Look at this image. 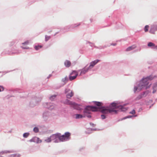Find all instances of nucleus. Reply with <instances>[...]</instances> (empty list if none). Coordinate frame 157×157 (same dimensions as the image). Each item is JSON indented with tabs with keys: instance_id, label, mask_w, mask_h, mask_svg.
Returning <instances> with one entry per match:
<instances>
[{
	"instance_id": "obj_1",
	"label": "nucleus",
	"mask_w": 157,
	"mask_h": 157,
	"mask_svg": "<svg viewBox=\"0 0 157 157\" xmlns=\"http://www.w3.org/2000/svg\"><path fill=\"white\" fill-rule=\"evenodd\" d=\"M93 102L95 105L89 107H90L91 109H94L93 112L99 111L102 113L101 115L102 119L106 118L109 113L117 114L119 111L125 112L128 109V108L124 107L126 104H124L123 105H118L115 101L110 103L109 106H103V103L101 102L93 101Z\"/></svg>"
},
{
	"instance_id": "obj_2",
	"label": "nucleus",
	"mask_w": 157,
	"mask_h": 157,
	"mask_svg": "<svg viewBox=\"0 0 157 157\" xmlns=\"http://www.w3.org/2000/svg\"><path fill=\"white\" fill-rule=\"evenodd\" d=\"M155 76L152 75H150L146 77H143L138 83H137L136 86H134V93H136V91L139 92L141 90H147L150 88L151 84L149 83V81L152 80Z\"/></svg>"
},
{
	"instance_id": "obj_3",
	"label": "nucleus",
	"mask_w": 157,
	"mask_h": 157,
	"mask_svg": "<svg viewBox=\"0 0 157 157\" xmlns=\"http://www.w3.org/2000/svg\"><path fill=\"white\" fill-rule=\"evenodd\" d=\"M42 98L41 97L37 98L36 97H35L33 98L29 103V106L32 107H34L40 101Z\"/></svg>"
},
{
	"instance_id": "obj_4",
	"label": "nucleus",
	"mask_w": 157,
	"mask_h": 157,
	"mask_svg": "<svg viewBox=\"0 0 157 157\" xmlns=\"http://www.w3.org/2000/svg\"><path fill=\"white\" fill-rule=\"evenodd\" d=\"M71 135V133L68 132H65L64 134L62 135H60L59 138L60 141L63 142L69 140L70 138Z\"/></svg>"
},
{
	"instance_id": "obj_5",
	"label": "nucleus",
	"mask_w": 157,
	"mask_h": 157,
	"mask_svg": "<svg viewBox=\"0 0 157 157\" xmlns=\"http://www.w3.org/2000/svg\"><path fill=\"white\" fill-rule=\"evenodd\" d=\"M87 106H94V105H88L85 107L83 111L84 115H82V118L85 117H86V114H90V111L93 112V110H94V109H91L90 107H87Z\"/></svg>"
},
{
	"instance_id": "obj_6",
	"label": "nucleus",
	"mask_w": 157,
	"mask_h": 157,
	"mask_svg": "<svg viewBox=\"0 0 157 157\" xmlns=\"http://www.w3.org/2000/svg\"><path fill=\"white\" fill-rule=\"evenodd\" d=\"M60 135H61L60 133H57L51 136L52 140V141H53V142L57 143L61 142L59 138Z\"/></svg>"
},
{
	"instance_id": "obj_7",
	"label": "nucleus",
	"mask_w": 157,
	"mask_h": 157,
	"mask_svg": "<svg viewBox=\"0 0 157 157\" xmlns=\"http://www.w3.org/2000/svg\"><path fill=\"white\" fill-rule=\"evenodd\" d=\"M151 91L146 90L141 93L136 98V100H139L145 97L149 93H151Z\"/></svg>"
},
{
	"instance_id": "obj_8",
	"label": "nucleus",
	"mask_w": 157,
	"mask_h": 157,
	"mask_svg": "<svg viewBox=\"0 0 157 157\" xmlns=\"http://www.w3.org/2000/svg\"><path fill=\"white\" fill-rule=\"evenodd\" d=\"M78 75V73L77 71H73L69 76V80L71 81L75 79Z\"/></svg>"
},
{
	"instance_id": "obj_9",
	"label": "nucleus",
	"mask_w": 157,
	"mask_h": 157,
	"mask_svg": "<svg viewBox=\"0 0 157 157\" xmlns=\"http://www.w3.org/2000/svg\"><path fill=\"white\" fill-rule=\"evenodd\" d=\"M43 106L50 110H52L54 108V105L50 102H45L43 103Z\"/></svg>"
},
{
	"instance_id": "obj_10",
	"label": "nucleus",
	"mask_w": 157,
	"mask_h": 157,
	"mask_svg": "<svg viewBox=\"0 0 157 157\" xmlns=\"http://www.w3.org/2000/svg\"><path fill=\"white\" fill-rule=\"evenodd\" d=\"M87 65L84 67L82 69H80L78 70L77 72L80 71V73L79 75H78L79 76H82V75L85 74L87 72H88V71L90 70V69L89 68V67H87Z\"/></svg>"
},
{
	"instance_id": "obj_11",
	"label": "nucleus",
	"mask_w": 157,
	"mask_h": 157,
	"mask_svg": "<svg viewBox=\"0 0 157 157\" xmlns=\"http://www.w3.org/2000/svg\"><path fill=\"white\" fill-rule=\"evenodd\" d=\"M156 31H157V25L155 24L151 25L149 31V33L152 34H155V32Z\"/></svg>"
},
{
	"instance_id": "obj_12",
	"label": "nucleus",
	"mask_w": 157,
	"mask_h": 157,
	"mask_svg": "<svg viewBox=\"0 0 157 157\" xmlns=\"http://www.w3.org/2000/svg\"><path fill=\"white\" fill-rule=\"evenodd\" d=\"M51 113L48 111L44 112L43 113V118L45 121H47L49 118Z\"/></svg>"
},
{
	"instance_id": "obj_13",
	"label": "nucleus",
	"mask_w": 157,
	"mask_h": 157,
	"mask_svg": "<svg viewBox=\"0 0 157 157\" xmlns=\"http://www.w3.org/2000/svg\"><path fill=\"white\" fill-rule=\"evenodd\" d=\"M29 141L31 142H34L38 144L41 143L42 141L41 140H40L39 138L34 136L29 140Z\"/></svg>"
},
{
	"instance_id": "obj_14",
	"label": "nucleus",
	"mask_w": 157,
	"mask_h": 157,
	"mask_svg": "<svg viewBox=\"0 0 157 157\" xmlns=\"http://www.w3.org/2000/svg\"><path fill=\"white\" fill-rule=\"evenodd\" d=\"M100 61V60L97 59L90 62L89 66L88 67L90 69L93 68L94 66Z\"/></svg>"
},
{
	"instance_id": "obj_15",
	"label": "nucleus",
	"mask_w": 157,
	"mask_h": 157,
	"mask_svg": "<svg viewBox=\"0 0 157 157\" xmlns=\"http://www.w3.org/2000/svg\"><path fill=\"white\" fill-rule=\"evenodd\" d=\"M80 105L78 104L77 103H76L75 102H73V104L72 105V107L74 108L75 109H76L77 110L81 111L82 109V108H80L79 107Z\"/></svg>"
},
{
	"instance_id": "obj_16",
	"label": "nucleus",
	"mask_w": 157,
	"mask_h": 157,
	"mask_svg": "<svg viewBox=\"0 0 157 157\" xmlns=\"http://www.w3.org/2000/svg\"><path fill=\"white\" fill-rule=\"evenodd\" d=\"M64 65L65 67L68 68L71 65V63L69 60H66L64 62Z\"/></svg>"
},
{
	"instance_id": "obj_17",
	"label": "nucleus",
	"mask_w": 157,
	"mask_h": 157,
	"mask_svg": "<svg viewBox=\"0 0 157 157\" xmlns=\"http://www.w3.org/2000/svg\"><path fill=\"white\" fill-rule=\"evenodd\" d=\"M136 47V46L135 44H134L131 46H129L128 48H127L126 49V51L127 52L130 51L134 49Z\"/></svg>"
},
{
	"instance_id": "obj_18",
	"label": "nucleus",
	"mask_w": 157,
	"mask_h": 157,
	"mask_svg": "<svg viewBox=\"0 0 157 157\" xmlns=\"http://www.w3.org/2000/svg\"><path fill=\"white\" fill-rule=\"evenodd\" d=\"M137 116V115H128L127 116H126L124 117H123V118L120 119L119 121H122L123 120H125V119H126L127 118H131L132 117H136Z\"/></svg>"
},
{
	"instance_id": "obj_19",
	"label": "nucleus",
	"mask_w": 157,
	"mask_h": 157,
	"mask_svg": "<svg viewBox=\"0 0 157 157\" xmlns=\"http://www.w3.org/2000/svg\"><path fill=\"white\" fill-rule=\"evenodd\" d=\"M66 94L67 98L69 99L73 96L74 93L72 90H71L70 92L67 93Z\"/></svg>"
},
{
	"instance_id": "obj_20",
	"label": "nucleus",
	"mask_w": 157,
	"mask_h": 157,
	"mask_svg": "<svg viewBox=\"0 0 157 157\" xmlns=\"http://www.w3.org/2000/svg\"><path fill=\"white\" fill-rule=\"evenodd\" d=\"M81 22H80L71 25V29H74L76 27L79 26L81 25Z\"/></svg>"
},
{
	"instance_id": "obj_21",
	"label": "nucleus",
	"mask_w": 157,
	"mask_h": 157,
	"mask_svg": "<svg viewBox=\"0 0 157 157\" xmlns=\"http://www.w3.org/2000/svg\"><path fill=\"white\" fill-rule=\"evenodd\" d=\"M13 151H7L5 150L4 151H2L0 152V154L3 155L7 153H10L13 152Z\"/></svg>"
},
{
	"instance_id": "obj_22",
	"label": "nucleus",
	"mask_w": 157,
	"mask_h": 157,
	"mask_svg": "<svg viewBox=\"0 0 157 157\" xmlns=\"http://www.w3.org/2000/svg\"><path fill=\"white\" fill-rule=\"evenodd\" d=\"M69 80V78L67 76H66L64 78H62L61 81L64 83V84H65Z\"/></svg>"
},
{
	"instance_id": "obj_23",
	"label": "nucleus",
	"mask_w": 157,
	"mask_h": 157,
	"mask_svg": "<svg viewBox=\"0 0 157 157\" xmlns=\"http://www.w3.org/2000/svg\"><path fill=\"white\" fill-rule=\"evenodd\" d=\"M64 103L71 105L72 106L73 104V102H72L68 99H66L64 101Z\"/></svg>"
},
{
	"instance_id": "obj_24",
	"label": "nucleus",
	"mask_w": 157,
	"mask_h": 157,
	"mask_svg": "<svg viewBox=\"0 0 157 157\" xmlns=\"http://www.w3.org/2000/svg\"><path fill=\"white\" fill-rule=\"evenodd\" d=\"M155 44L151 42H149L147 44V46L149 47H151V48L153 49L155 46Z\"/></svg>"
},
{
	"instance_id": "obj_25",
	"label": "nucleus",
	"mask_w": 157,
	"mask_h": 157,
	"mask_svg": "<svg viewBox=\"0 0 157 157\" xmlns=\"http://www.w3.org/2000/svg\"><path fill=\"white\" fill-rule=\"evenodd\" d=\"M76 119H79L82 118V115L80 114H75Z\"/></svg>"
},
{
	"instance_id": "obj_26",
	"label": "nucleus",
	"mask_w": 157,
	"mask_h": 157,
	"mask_svg": "<svg viewBox=\"0 0 157 157\" xmlns=\"http://www.w3.org/2000/svg\"><path fill=\"white\" fill-rule=\"evenodd\" d=\"M42 48V46L39 45H35L34 46V48L36 50H38Z\"/></svg>"
},
{
	"instance_id": "obj_27",
	"label": "nucleus",
	"mask_w": 157,
	"mask_h": 157,
	"mask_svg": "<svg viewBox=\"0 0 157 157\" xmlns=\"http://www.w3.org/2000/svg\"><path fill=\"white\" fill-rule=\"evenodd\" d=\"M30 135V133L28 132L24 133L23 135V137L24 138H27Z\"/></svg>"
},
{
	"instance_id": "obj_28",
	"label": "nucleus",
	"mask_w": 157,
	"mask_h": 157,
	"mask_svg": "<svg viewBox=\"0 0 157 157\" xmlns=\"http://www.w3.org/2000/svg\"><path fill=\"white\" fill-rule=\"evenodd\" d=\"M71 25L66 26L63 28V29L65 30H66L67 31H68L69 29H71Z\"/></svg>"
},
{
	"instance_id": "obj_29",
	"label": "nucleus",
	"mask_w": 157,
	"mask_h": 157,
	"mask_svg": "<svg viewBox=\"0 0 157 157\" xmlns=\"http://www.w3.org/2000/svg\"><path fill=\"white\" fill-rule=\"evenodd\" d=\"M33 131L35 133H37L39 132V128L37 127H35L33 129Z\"/></svg>"
},
{
	"instance_id": "obj_30",
	"label": "nucleus",
	"mask_w": 157,
	"mask_h": 157,
	"mask_svg": "<svg viewBox=\"0 0 157 157\" xmlns=\"http://www.w3.org/2000/svg\"><path fill=\"white\" fill-rule=\"evenodd\" d=\"M51 38V36H48L47 35H45V41L46 42L48 41Z\"/></svg>"
},
{
	"instance_id": "obj_31",
	"label": "nucleus",
	"mask_w": 157,
	"mask_h": 157,
	"mask_svg": "<svg viewBox=\"0 0 157 157\" xmlns=\"http://www.w3.org/2000/svg\"><path fill=\"white\" fill-rule=\"evenodd\" d=\"M45 142L47 143L50 142L52 141V138H51V136L49 137H48L47 139L45 140Z\"/></svg>"
},
{
	"instance_id": "obj_32",
	"label": "nucleus",
	"mask_w": 157,
	"mask_h": 157,
	"mask_svg": "<svg viewBox=\"0 0 157 157\" xmlns=\"http://www.w3.org/2000/svg\"><path fill=\"white\" fill-rule=\"evenodd\" d=\"M20 155L12 154L9 155L8 157H19Z\"/></svg>"
},
{
	"instance_id": "obj_33",
	"label": "nucleus",
	"mask_w": 157,
	"mask_h": 157,
	"mask_svg": "<svg viewBox=\"0 0 157 157\" xmlns=\"http://www.w3.org/2000/svg\"><path fill=\"white\" fill-rule=\"evenodd\" d=\"M56 95H54L50 96L49 98V99L51 101H53L56 97Z\"/></svg>"
},
{
	"instance_id": "obj_34",
	"label": "nucleus",
	"mask_w": 157,
	"mask_h": 157,
	"mask_svg": "<svg viewBox=\"0 0 157 157\" xmlns=\"http://www.w3.org/2000/svg\"><path fill=\"white\" fill-rule=\"evenodd\" d=\"M149 27V26L148 25H146L145 26L144 28V30L145 32H146L148 31Z\"/></svg>"
},
{
	"instance_id": "obj_35",
	"label": "nucleus",
	"mask_w": 157,
	"mask_h": 157,
	"mask_svg": "<svg viewBox=\"0 0 157 157\" xmlns=\"http://www.w3.org/2000/svg\"><path fill=\"white\" fill-rule=\"evenodd\" d=\"M71 90L69 89L66 88L65 89L64 93L65 94L70 92Z\"/></svg>"
},
{
	"instance_id": "obj_36",
	"label": "nucleus",
	"mask_w": 157,
	"mask_h": 157,
	"mask_svg": "<svg viewBox=\"0 0 157 157\" xmlns=\"http://www.w3.org/2000/svg\"><path fill=\"white\" fill-rule=\"evenodd\" d=\"M4 87L2 85H0V92L3 91L4 90Z\"/></svg>"
},
{
	"instance_id": "obj_37",
	"label": "nucleus",
	"mask_w": 157,
	"mask_h": 157,
	"mask_svg": "<svg viewBox=\"0 0 157 157\" xmlns=\"http://www.w3.org/2000/svg\"><path fill=\"white\" fill-rule=\"evenodd\" d=\"M152 88L157 89V82H155L153 84Z\"/></svg>"
},
{
	"instance_id": "obj_38",
	"label": "nucleus",
	"mask_w": 157,
	"mask_h": 157,
	"mask_svg": "<svg viewBox=\"0 0 157 157\" xmlns=\"http://www.w3.org/2000/svg\"><path fill=\"white\" fill-rule=\"evenodd\" d=\"M135 113H136V112H135V110L134 109H133L132 111H131V112H129V113L131 114H134Z\"/></svg>"
},
{
	"instance_id": "obj_39",
	"label": "nucleus",
	"mask_w": 157,
	"mask_h": 157,
	"mask_svg": "<svg viewBox=\"0 0 157 157\" xmlns=\"http://www.w3.org/2000/svg\"><path fill=\"white\" fill-rule=\"evenodd\" d=\"M94 47L95 48H98V49H103L102 47V46H100L98 47H97L96 46L94 45Z\"/></svg>"
},
{
	"instance_id": "obj_40",
	"label": "nucleus",
	"mask_w": 157,
	"mask_h": 157,
	"mask_svg": "<svg viewBox=\"0 0 157 157\" xmlns=\"http://www.w3.org/2000/svg\"><path fill=\"white\" fill-rule=\"evenodd\" d=\"M152 89L153 90L152 93L153 94H154L156 92L157 89L152 88Z\"/></svg>"
},
{
	"instance_id": "obj_41",
	"label": "nucleus",
	"mask_w": 157,
	"mask_h": 157,
	"mask_svg": "<svg viewBox=\"0 0 157 157\" xmlns=\"http://www.w3.org/2000/svg\"><path fill=\"white\" fill-rule=\"evenodd\" d=\"M88 130H89L91 131H92L93 130L96 131L97 130V129L96 128H93H93H89V129H88Z\"/></svg>"
},
{
	"instance_id": "obj_42",
	"label": "nucleus",
	"mask_w": 157,
	"mask_h": 157,
	"mask_svg": "<svg viewBox=\"0 0 157 157\" xmlns=\"http://www.w3.org/2000/svg\"><path fill=\"white\" fill-rule=\"evenodd\" d=\"M29 41H26L25 42H24V43H22V44H24V45H26V44H29Z\"/></svg>"
},
{
	"instance_id": "obj_43",
	"label": "nucleus",
	"mask_w": 157,
	"mask_h": 157,
	"mask_svg": "<svg viewBox=\"0 0 157 157\" xmlns=\"http://www.w3.org/2000/svg\"><path fill=\"white\" fill-rule=\"evenodd\" d=\"M90 114H86V117L88 118H91V116L90 115Z\"/></svg>"
},
{
	"instance_id": "obj_44",
	"label": "nucleus",
	"mask_w": 157,
	"mask_h": 157,
	"mask_svg": "<svg viewBox=\"0 0 157 157\" xmlns=\"http://www.w3.org/2000/svg\"><path fill=\"white\" fill-rule=\"evenodd\" d=\"M39 0H33L32 1V3H29V4L30 5L32 4V3H33L34 2H36V1H39Z\"/></svg>"
},
{
	"instance_id": "obj_45",
	"label": "nucleus",
	"mask_w": 157,
	"mask_h": 157,
	"mask_svg": "<svg viewBox=\"0 0 157 157\" xmlns=\"http://www.w3.org/2000/svg\"><path fill=\"white\" fill-rule=\"evenodd\" d=\"M14 43H15L14 42V41H12L10 43V45L12 46L14 44Z\"/></svg>"
},
{
	"instance_id": "obj_46",
	"label": "nucleus",
	"mask_w": 157,
	"mask_h": 157,
	"mask_svg": "<svg viewBox=\"0 0 157 157\" xmlns=\"http://www.w3.org/2000/svg\"><path fill=\"white\" fill-rule=\"evenodd\" d=\"M22 48L25 49H28L29 48V47H22Z\"/></svg>"
},
{
	"instance_id": "obj_47",
	"label": "nucleus",
	"mask_w": 157,
	"mask_h": 157,
	"mask_svg": "<svg viewBox=\"0 0 157 157\" xmlns=\"http://www.w3.org/2000/svg\"><path fill=\"white\" fill-rule=\"evenodd\" d=\"M90 125L91 126H92L93 127L95 126V124H94L92 123H90Z\"/></svg>"
},
{
	"instance_id": "obj_48",
	"label": "nucleus",
	"mask_w": 157,
	"mask_h": 157,
	"mask_svg": "<svg viewBox=\"0 0 157 157\" xmlns=\"http://www.w3.org/2000/svg\"><path fill=\"white\" fill-rule=\"evenodd\" d=\"M140 50H141V48H140V49L139 50H134V51H133V52H137L138 51H140Z\"/></svg>"
},
{
	"instance_id": "obj_49",
	"label": "nucleus",
	"mask_w": 157,
	"mask_h": 157,
	"mask_svg": "<svg viewBox=\"0 0 157 157\" xmlns=\"http://www.w3.org/2000/svg\"><path fill=\"white\" fill-rule=\"evenodd\" d=\"M52 76V74H50L48 75V77H47V78L49 79Z\"/></svg>"
},
{
	"instance_id": "obj_50",
	"label": "nucleus",
	"mask_w": 157,
	"mask_h": 157,
	"mask_svg": "<svg viewBox=\"0 0 157 157\" xmlns=\"http://www.w3.org/2000/svg\"><path fill=\"white\" fill-rule=\"evenodd\" d=\"M117 45L116 43H111L110 44L111 45L116 46Z\"/></svg>"
},
{
	"instance_id": "obj_51",
	"label": "nucleus",
	"mask_w": 157,
	"mask_h": 157,
	"mask_svg": "<svg viewBox=\"0 0 157 157\" xmlns=\"http://www.w3.org/2000/svg\"><path fill=\"white\" fill-rule=\"evenodd\" d=\"M84 149V148L83 147H82L79 149V151H81L82 150H83Z\"/></svg>"
},
{
	"instance_id": "obj_52",
	"label": "nucleus",
	"mask_w": 157,
	"mask_h": 157,
	"mask_svg": "<svg viewBox=\"0 0 157 157\" xmlns=\"http://www.w3.org/2000/svg\"><path fill=\"white\" fill-rule=\"evenodd\" d=\"M153 49H157V46H155V45Z\"/></svg>"
},
{
	"instance_id": "obj_53",
	"label": "nucleus",
	"mask_w": 157,
	"mask_h": 157,
	"mask_svg": "<svg viewBox=\"0 0 157 157\" xmlns=\"http://www.w3.org/2000/svg\"><path fill=\"white\" fill-rule=\"evenodd\" d=\"M90 20L91 22H92L93 21V19L92 18H90Z\"/></svg>"
},
{
	"instance_id": "obj_54",
	"label": "nucleus",
	"mask_w": 157,
	"mask_h": 157,
	"mask_svg": "<svg viewBox=\"0 0 157 157\" xmlns=\"http://www.w3.org/2000/svg\"><path fill=\"white\" fill-rule=\"evenodd\" d=\"M59 33V32H56L55 34L54 35V36H55L56 34H58V33Z\"/></svg>"
},
{
	"instance_id": "obj_55",
	"label": "nucleus",
	"mask_w": 157,
	"mask_h": 157,
	"mask_svg": "<svg viewBox=\"0 0 157 157\" xmlns=\"http://www.w3.org/2000/svg\"><path fill=\"white\" fill-rule=\"evenodd\" d=\"M102 48L104 49L105 48H106L107 47V46L106 45H105L104 46H102Z\"/></svg>"
},
{
	"instance_id": "obj_56",
	"label": "nucleus",
	"mask_w": 157,
	"mask_h": 157,
	"mask_svg": "<svg viewBox=\"0 0 157 157\" xmlns=\"http://www.w3.org/2000/svg\"><path fill=\"white\" fill-rule=\"evenodd\" d=\"M154 103L152 104L151 105L149 106V108H150L154 105Z\"/></svg>"
},
{
	"instance_id": "obj_57",
	"label": "nucleus",
	"mask_w": 157,
	"mask_h": 157,
	"mask_svg": "<svg viewBox=\"0 0 157 157\" xmlns=\"http://www.w3.org/2000/svg\"><path fill=\"white\" fill-rule=\"evenodd\" d=\"M88 43L89 44H93V43H91V42H90V41H88Z\"/></svg>"
},
{
	"instance_id": "obj_58",
	"label": "nucleus",
	"mask_w": 157,
	"mask_h": 157,
	"mask_svg": "<svg viewBox=\"0 0 157 157\" xmlns=\"http://www.w3.org/2000/svg\"><path fill=\"white\" fill-rule=\"evenodd\" d=\"M11 132H12V130H10L8 131V132L10 133H11Z\"/></svg>"
},
{
	"instance_id": "obj_59",
	"label": "nucleus",
	"mask_w": 157,
	"mask_h": 157,
	"mask_svg": "<svg viewBox=\"0 0 157 157\" xmlns=\"http://www.w3.org/2000/svg\"><path fill=\"white\" fill-rule=\"evenodd\" d=\"M6 53L8 54L9 55H10V54L11 53L10 52V53Z\"/></svg>"
},
{
	"instance_id": "obj_60",
	"label": "nucleus",
	"mask_w": 157,
	"mask_h": 157,
	"mask_svg": "<svg viewBox=\"0 0 157 157\" xmlns=\"http://www.w3.org/2000/svg\"><path fill=\"white\" fill-rule=\"evenodd\" d=\"M52 32V30H51V31H50L49 32V33H50V32Z\"/></svg>"
},
{
	"instance_id": "obj_61",
	"label": "nucleus",
	"mask_w": 157,
	"mask_h": 157,
	"mask_svg": "<svg viewBox=\"0 0 157 157\" xmlns=\"http://www.w3.org/2000/svg\"><path fill=\"white\" fill-rule=\"evenodd\" d=\"M0 157H2V156L1 155H0Z\"/></svg>"
},
{
	"instance_id": "obj_62",
	"label": "nucleus",
	"mask_w": 157,
	"mask_h": 157,
	"mask_svg": "<svg viewBox=\"0 0 157 157\" xmlns=\"http://www.w3.org/2000/svg\"><path fill=\"white\" fill-rule=\"evenodd\" d=\"M10 71H8L7 72H10Z\"/></svg>"
},
{
	"instance_id": "obj_63",
	"label": "nucleus",
	"mask_w": 157,
	"mask_h": 157,
	"mask_svg": "<svg viewBox=\"0 0 157 157\" xmlns=\"http://www.w3.org/2000/svg\"><path fill=\"white\" fill-rule=\"evenodd\" d=\"M87 133H90V132H88Z\"/></svg>"
},
{
	"instance_id": "obj_64",
	"label": "nucleus",
	"mask_w": 157,
	"mask_h": 157,
	"mask_svg": "<svg viewBox=\"0 0 157 157\" xmlns=\"http://www.w3.org/2000/svg\"><path fill=\"white\" fill-rule=\"evenodd\" d=\"M157 100V99H156L155 101H156Z\"/></svg>"
}]
</instances>
